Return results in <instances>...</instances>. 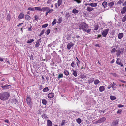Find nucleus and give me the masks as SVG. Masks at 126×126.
<instances>
[{"mask_svg": "<svg viewBox=\"0 0 126 126\" xmlns=\"http://www.w3.org/2000/svg\"><path fill=\"white\" fill-rule=\"evenodd\" d=\"M47 24H46L42 25V28H45L47 27L48 26Z\"/></svg>", "mask_w": 126, "mask_h": 126, "instance_id": "de8ad7c7", "label": "nucleus"}, {"mask_svg": "<svg viewBox=\"0 0 126 126\" xmlns=\"http://www.w3.org/2000/svg\"><path fill=\"white\" fill-rule=\"evenodd\" d=\"M120 60L119 58H118L117 59V60L116 61V63L118 64H120V62H119V61Z\"/></svg>", "mask_w": 126, "mask_h": 126, "instance_id": "13d9d810", "label": "nucleus"}, {"mask_svg": "<svg viewBox=\"0 0 126 126\" xmlns=\"http://www.w3.org/2000/svg\"><path fill=\"white\" fill-rule=\"evenodd\" d=\"M49 7H43L42 8H41V11H43L44 12L46 11H47V9Z\"/></svg>", "mask_w": 126, "mask_h": 126, "instance_id": "4be33fe9", "label": "nucleus"}, {"mask_svg": "<svg viewBox=\"0 0 126 126\" xmlns=\"http://www.w3.org/2000/svg\"><path fill=\"white\" fill-rule=\"evenodd\" d=\"M50 30L49 29H48L46 32V34L47 35H48L50 32Z\"/></svg>", "mask_w": 126, "mask_h": 126, "instance_id": "6e6d98bb", "label": "nucleus"}, {"mask_svg": "<svg viewBox=\"0 0 126 126\" xmlns=\"http://www.w3.org/2000/svg\"><path fill=\"white\" fill-rule=\"evenodd\" d=\"M94 10V8L92 7H88L86 9V10L87 11L90 12L93 10Z\"/></svg>", "mask_w": 126, "mask_h": 126, "instance_id": "4468645a", "label": "nucleus"}, {"mask_svg": "<svg viewBox=\"0 0 126 126\" xmlns=\"http://www.w3.org/2000/svg\"><path fill=\"white\" fill-rule=\"evenodd\" d=\"M77 122L79 124H80L81 122V120L80 119L78 118L76 119Z\"/></svg>", "mask_w": 126, "mask_h": 126, "instance_id": "c9c22d12", "label": "nucleus"}, {"mask_svg": "<svg viewBox=\"0 0 126 126\" xmlns=\"http://www.w3.org/2000/svg\"><path fill=\"white\" fill-rule=\"evenodd\" d=\"M41 42V38H40L37 41L36 44L35 45V47H38L40 45V43Z\"/></svg>", "mask_w": 126, "mask_h": 126, "instance_id": "6e6552de", "label": "nucleus"}, {"mask_svg": "<svg viewBox=\"0 0 126 126\" xmlns=\"http://www.w3.org/2000/svg\"><path fill=\"white\" fill-rule=\"evenodd\" d=\"M17 102V100L15 99H12L11 101V103H12L15 104H16Z\"/></svg>", "mask_w": 126, "mask_h": 126, "instance_id": "5701e85b", "label": "nucleus"}, {"mask_svg": "<svg viewBox=\"0 0 126 126\" xmlns=\"http://www.w3.org/2000/svg\"><path fill=\"white\" fill-rule=\"evenodd\" d=\"M62 19L61 18V17L59 18L57 21V23L59 24H60V23H61L62 21Z\"/></svg>", "mask_w": 126, "mask_h": 126, "instance_id": "c03bdc74", "label": "nucleus"}, {"mask_svg": "<svg viewBox=\"0 0 126 126\" xmlns=\"http://www.w3.org/2000/svg\"><path fill=\"white\" fill-rule=\"evenodd\" d=\"M94 81V78H92V79H90L89 80V83H92Z\"/></svg>", "mask_w": 126, "mask_h": 126, "instance_id": "37998d69", "label": "nucleus"}, {"mask_svg": "<svg viewBox=\"0 0 126 126\" xmlns=\"http://www.w3.org/2000/svg\"><path fill=\"white\" fill-rule=\"evenodd\" d=\"M35 20H36L38 19V17L37 15H35Z\"/></svg>", "mask_w": 126, "mask_h": 126, "instance_id": "e2e57ef3", "label": "nucleus"}, {"mask_svg": "<svg viewBox=\"0 0 126 126\" xmlns=\"http://www.w3.org/2000/svg\"><path fill=\"white\" fill-rule=\"evenodd\" d=\"M122 110L121 109L118 110L117 112V114H120L121 112L122 111Z\"/></svg>", "mask_w": 126, "mask_h": 126, "instance_id": "4d7b16f0", "label": "nucleus"}, {"mask_svg": "<svg viewBox=\"0 0 126 126\" xmlns=\"http://www.w3.org/2000/svg\"><path fill=\"white\" fill-rule=\"evenodd\" d=\"M6 19L9 21L11 19V16L9 14H8L7 15L6 17Z\"/></svg>", "mask_w": 126, "mask_h": 126, "instance_id": "f704fd0d", "label": "nucleus"}, {"mask_svg": "<svg viewBox=\"0 0 126 126\" xmlns=\"http://www.w3.org/2000/svg\"><path fill=\"white\" fill-rule=\"evenodd\" d=\"M65 120H63L62 121L61 125L62 126L64 125L65 124Z\"/></svg>", "mask_w": 126, "mask_h": 126, "instance_id": "09e8293b", "label": "nucleus"}, {"mask_svg": "<svg viewBox=\"0 0 126 126\" xmlns=\"http://www.w3.org/2000/svg\"><path fill=\"white\" fill-rule=\"evenodd\" d=\"M116 51V50L115 48H114L112 49L110 52L112 54V53L115 52Z\"/></svg>", "mask_w": 126, "mask_h": 126, "instance_id": "49530a36", "label": "nucleus"}, {"mask_svg": "<svg viewBox=\"0 0 126 126\" xmlns=\"http://www.w3.org/2000/svg\"><path fill=\"white\" fill-rule=\"evenodd\" d=\"M25 19L27 20H29L31 19V17L28 15H25Z\"/></svg>", "mask_w": 126, "mask_h": 126, "instance_id": "aec40b11", "label": "nucleus"}, {"mask_svg": "<svg viewBox=\"0 0 126 126\" xmlns=\"http://www.w3.org/2000/svg\"><path fill=\"white\" fill-rule=\"evenodd\" d=\"M105 89L104 86H100L99 88V91L100 92H102Z\"/></svg>", "mask_w": 126, "mask_h": 126, "instance_id": "f8f14e48", "label": "nucleus"}, {"mask_svg": "<svg viewBox=\"0 0 126 126\" xmlns=\"http://www.w3.org/2000/svg\"><path fill=\"white\" fill-rule=\"evenodd\" d=\"M49 90V89L48 88V87H46L43 89V91L44 92H47Z\"/></svg>", "mask_w": 126, "mask_h": 126, "instance_id": "72a5a7b5", "label": "nucleus"}, {"mask_svg": "<svg viewBox=\"0 0 126 126\" xmlns=\"http://www.w3.org/2000/svg\"><path fill=\"white\" fill-rule=\"evenodd\" d=\"M111 84H112V85L111 86V87L113 88V90H114L115 89L114 88H116V87H114V86L116 85V84L114 82H113L112 83H111Z\"/></svg>", "mask_w": 126, "mask_h": 126, "instance_id": "c85d7f7f", "label": "nucleus"}, {"mask_svg": "<svg viewBox=\"0 0 126 126\" xmlns=\"http://www.w3.org/2000/svg\"><path fill=\"white\" fill-rule=\"evenodd\" d=\"M98 24H97L96 25H95L94 26V30H97L98 28Z\"/></svg>", "mask_w": 126, "mask_h": 126, "instance_id": "a18cd8bd", "label": "nucleus"}, {"mask_svg": "<svg viewBox=\"0 0 126 126\" xmlns=\"http://www.w3.org/2000/svg\"><path fill=\"white\" fill-rule=\"evenodd\" d=\"M28 9L30 11H34L35 10L34 8H32L31 7H29Z\"/></svg>", "mask_w": 126, "mask_h": 126, "instance_id": "3c124183", "label": "nucleus"}, {"mask_svg": "<svg viewBox=\"0 0 126 126\" xmlns=\"http://www.w3.org/2000/svg\"><path fill=\"white\" fill-rule=\"evenodd\" d=\"M54 11L53 9H50V8L49 7L48 9H47V11L49 13H51Z\"/></svg>", "mask_w": 126, "mask_h": 126, "instance_id": "e433bc0d", "label": "nucleus"}, {"mask_svg": "<svg viewBox=\"0 0 126 126\" xmlns=\"http://www.w3.org/2000/svg\"><path fill=\"white\" fill-rule=\"evenodd\" d=\"M78 61V62H77L76 63H77V65L78 66V68H79V64H80V61Z\"/></svg>", "mask_w": 126, "mask_h": 126, "instance_id": "052dcab7", "label": "nucleus"}, {"mask_svg": "<svg viewBox=\"0 0 126 126\" xmlns=\"http://www.w3.org/2000/svg\"><path fill=\"white\" fill-rule=\"evenodd\" d=\"M72 71L73 72V75L75 77H76L77 76L78 71L76 70H72Z\"/></svg>", "mask_w": 126, "mask_h": 126, "instance_id": "f3484780", "label": "nucleus"}, {"mask_svg": "<svg viewBox=\"0 0 126 126\" xmlns=\"http://www.w3.org/2000/svg\"><path fill=\"white\" fill-rule=\"evenodd\" d=\"M102 5L104 8H105L107 6V2H106L104 1L102 4Z\"/></svg>", "mask_w": 126, "mask_h": 126, "instance_id": "473e14b6", "label": "nucleus"}, {"mask_svg": "<svg viewBox=\"0 0 126 126\" xmlns=\"http://www.w3.org/2000/svg\"><path fill=\"white\" fill-rule=\"evenodd\" d=\"M42 102L43 105H46L47 104V101L45 99H42Z\"/></svg>", "mask_w": 126, "mask_h": 126, "instance_id": "c756f323", "label": "nucleus"}, {"mask_svg": "<svg viewBox=\"0 0 126 126\" xmlns=\"http://www.w3.org/2000/svg\"><path fill=\"white\" fill-rule=\"evenodd\" d=\"M119 121L118 120H114L111 123V126H118Z\"/></svg>", "mask_w": 126, "mask_h": 126, "instance_id": "39448f33", "label": "nucleus"}, {"mask_svg": "<svg viewBox=\"0 0 126 126\" xmlns=\"http://www.w3.org/2000/svg\"><path fill=\"white\" fill-rule=\"evenodd\" d=\"M52 0H48L47 2V4H50L51 3V2Z\"/></svg>", "mask_w": 126, "mask_h": 126, "instance_id": "0e129e2a", "label": "nucleus"}, {"mask_svg": "<svg viewBox=\"0 0 126 126\" xmlns=\"http://www.w3.org/2000/svg\"><path fill=\"white\" fill-rule=\"evenodd\" d=\"M74 0L76 1L78 3H80L81 2V1L80 0Z\"/></svg>", "mask_w": 126, "mask_h": 126, "instance_id": "bf43d9fd", "label": "nucleus"}, {"mask_svg": "<svg viewBox=\"0 0 126 126\" xmlns=\"http://www.w3.org/2000/svg\"><path fill=\"white\" fill-rule=\"evenodd\" d=\"M126 11V6H125L123 7L121 11V13L122 14H124Z\"/></svg>", "mask_w": 126, "mask_h": 126, "instance_id": "ddd939ff", "label": "nucleus"}, {"mask_svg": "<svg viewBox=\"0 0 126 126\" xmlns=\"http://www.w3.org/2000/svg\"><path fill=\"white\" fill-rule=\"evenodd\" d=\"M97 3H91V6L92 7H95L97 6Z\"/></svg>", "mask_w": 126, "mask_h": 126, "instance_id": "393cba45", "label": "nucleus"}, {"mask_svg": "<svg viewBox=\"0 0 126 126\" xmlns=\"http://www.w3.org/2000/svg\"><path fill=\"white\" fill-rule=\"evenodd\" d=\"M24 14L22 13H21L19 15L18 18L20 19H21L24 17Z\"/></svg>", "mask_w": 126, "mask_h": 126, "instance_id": "2eb2a0df", "label": "nucleus"}, {"mask_svg": "<svg viewBox=\"0 0 126 126\" xmlns=\"http://www.w3.org/2000/svg\"><path fill=\"white\" fill-rule=\"evenodd\" d=\"M86 76H84V75H80V78L82 79H83L84 78H86Z\"/></svg>", "mask_w": 126, "mask_h": 126, "instance_id": "5fc2aeb1", "label": "nucleus"}, {"mask_svg": "<svg viewBox=\"0 0 126 126\" xmlns=\"http://www.w3.org/2000/svg\"><path fill=\"white\" fill-rule=\"evenodd\" d=\"M10 94L8 92H4L1 93L0 94V99L2 100H6L8 99Z\"/></svg>", "mask_w": 126, "mask_h": 126, "instance_id": "f257e3e1", "label": "nucleus"}, {"mask_svg": "<svg viewBox=\"0 0 126 126\" xmlns=\"http://www.w3.org/2000/svg\"><path fill=\"white\" fill-rule=\"evenodd\" d=\"M34 41L33 39H30L28 40L27 41V43H31L33 42Z\"/></svg>", "mask_w": 126, "mask_h": 126, "instance_id": "b1692460", "label": "nucleus"}, {"mask_svg": "<svg viewBox=\"0 0 126 126\" xmlns=\"http://www.w3.org/2000/svg\"><path fill=\"white\" fill-rule=\"evenodd\" d=\"M54 96V94L53 93H51L48 94V97L49 98H51L53 97Z\"/></svg>", "mask_w": 126, "mask_h": 126, "instance_id": "1a4fd4ad", "label": "nucleus"}, {"mask_svg": "<svg viewBox=\"0 0 126 126\" xmlns=\"http://www.w3.org/2000/svg\"><path fill=\"white\" fill-rule=\"evenodd\" d=\"M109 30V29H107L103 30L102 32V35L103 37H105L106 36L108 33Z\"/></svg>", "mask_w": 126, "mask_h": 126, "instance_id": "7ed1b4c3", "label": "nucleus"}, {"mask_svg": "<svg viewBox=\"0 0 126 126\" xmlns=\"http://www.w3.org/2000/svg\"><path fill=\"white\" fill-rule=\"evenodd\" d=\"M91 29H88L87 30V33H89L90 32Z\"/></svg>", "mask_w": 126, "mask_h": 126, "instance_id": "774afa93", "label": "nucleus"}, {"mask_svg": "<svg viewBox=\"0 0 126 126\" xmlns=\"http://www.w3.org/2000/svg\"><path fill=\"white\" fill-rule=\"evenodd\" d=\"M47 126H52V122L49 120H47Z\"/></svg>", "mask_w": 126, "mask_h": 126, "instance_id": "9b49d317", "label": "nucleus"}, {"mask_svg": "<svg viewBox=\"0 0 126 126\" xmlns=\"http://www.w3.org/2000/svg\"><path fill=\"white\" fill-rule=\"evenodd\" d=\"M40 87L39 88V90H41L43 88V87L41 85H40Z\"/></svg>", "mask_w": 126, "mask_h": 126, "instance_id": "69168bd1", "label": "nucleus"}, {"mask_svg": "<svg viewBox=\"0 0 126 126\" xmlns=\"http://www.w3.org/2000/svg\"><path fill=\"white\" fill-rule=\"evenodd\" d=\"M88 27V25L86 23H83L80 25L79 27V28L80 29H82L84 31H85V32L87 31V29Z\"/></svg>", "mask_w": 126, "mask_h": 126, "instance_id": "f03ea898", "label": "nucleus"}, {"mask_svg": "<svg viewBox=\"0 0 126 126\" xmlns=\"http://www.w3.org/2000/svg\"><path fill=\"white\" fill-rule=\"evenodd\" d=\"M42 117L43 118H48V117H47V116L45 114H44L42 115Z\"/></svg>", "mask_w": 126, "mask_h": 126, "instance_id": "79ce46f5", "label": "nucleus"}, {"mask_svg": "<svg viewBox=\"0 0 126 126\" xmlns=\"http://www.w3.org/2000/svg\"><path fill=\"white\" fill-rule=\"evenodd\" d=\"M100 82L98 79H96L94 81V84L96 85L100 83Z\"/></svg>", "mask_w": 126, "mask_h": 126, "instance_id": "7c9ffc66", "label": "nucleus"}, {"mask_svg": "<svg viewBox=\"0 0 126 126\" xmlns=\"http://www.w3.org/2000/svg\"><path fill=\"white\" fill-rule=\"evenodd\" d=\"M56 23V20L55 19L52 23V24L53 25L55 24Z\"/></svg>", "mask_w": 126, "mask_h": 126, "instance_id": "864d4df0", "label": "nucleus"}, {"mask_svg": "<svg viewBox=\"0 0 126 126\" xmlns=\"http://www.w3.org/2000/svg\"><path fill=\"white\" fill-rule=\"evenodd\" d=\"M123 33H119L118 35V38L119 39H121L123 37Z\"/></svg>", "mask_w": 126, "mask_h": 126, "instance_id": "dca6fc26", "label": "nucleus"}, {"mask_svg": "<svg viewBox=\"0 0 126 126\" xmlns=\"http://www.w3.org/2000/svg\"><path fill=\"white\" fill-rule=\"evenodd\" d=\"M79 12V11L78 10H77L75 8H74L72 10V13L74 14H77Z\"/></svg>", "mask_w": 126, "mask_h": 126, "instance_id": "6ab92c4d", "label": "nucleus"}, {"mask_svg": "<svg viewBox=\"0 0 126 126\" xmlns=\"http://www.w3.org/2000/svg\"><path fill=\"white\" fill-rule=\"evenodd\" d=\"M116 51L117 52L116 53V55L118 56H119L120 55L121 53V51L120 50H116Z\"/></svg>", "mask_w": 126, "mask_h": 126, "instance_id": "ea45409f", "label": "nucleus"}, {"mask_svg": "<svg viewBox=\"0 0 126 126\" xmlns=\"http://www.w3.org/2000/svg\"><path fill=\"white\" fill-rule=\"evenodd\" d=\"M28 105H29L31 106L32 105V102L31 101V99L30 97H28L26 99Z\"/></svg>", "mask_w": 126, "mask_h": 126, "instance_id": "423d86ee", "label": "nucleus"}, {"mask_svg": "<svg viewBox=\"0 0 126 126\" xmlns=\"http://www.w3.org/2000/svg\"><path fill=\"white\" fill-rule=\"evenodd\" d=\"M119 81H120L122 82H123V83H126V82L125 81H124L123 80H119Z\"/></svg>", "mask_w": 126, "mask_h": 126, "instance_id": "338daca9", "label": "nucleus"}, {"mask_svg": "<svg viewBox=\"0 0 126 126\" xmlns=\"http://www.w3.org/2000/svg\"><path fill=\"white\" fill-rule=\"evenodd\" d=\"M34 9L35 10L39 11L41 12V8L40 7H34Z\"/></svg>", "mask_w": 126, "mask_h": 126, "instance_id": "a211bd4d", "label": "nucleus"}, {"mask_svg": "<svg viewBox=\"0 0 126 126\" xmlns=\"http://www.w3.org/2000/svg\"><path fill=\"white\" fill-rule=\"evenodd\" d=\"M124 107V106L121 104H119L118 105V107L119 108H121Z\"/></svg>", "mask_w": 126, "mask_h": 126, "instance_id": "680f3d73", "label": "nucleus"}, {"mask_svg": "<svg viewBox=\"0 0 126 126\" xmlns=\"http://www.w3.org/2000/svg\"><path fill=\"white\" fill-rule=\"evenodd\" d=\"M124 0H119L117 3V4H120L123 2Z\"/></svg>", "mask_w": 126, "mask_h": 126, "instance_id": "58836bf2", "label": "nucleus"}, {"mask_svg": "<svg viewBox=\"0 0 126 126\" xmlns=\"http://www.w3.org/2000/svg\"><path fill=\"white\" fill-rule=\"evenodd\" d=\"M62 2V0H58V5L59 7L61 4Z\"/></svg>", "mask_w": 126, "mask_h": 126, "instance_id": "bb28decb", "label": "nucleus"}, {"mask_svg": "<svg viewBox=\"0 0 126 126\" xmlns=\"http://www.w3.org/2000/svg\"><path fill=\"white\" fill-rule=\"evenodd\" d=\"M111 74L114 77L118 76V75L116 74L115 73H111Z\"/></svg>", "mask_w": 126, "mask_h": 126, "instance_id": "8fccbe9b", "label": "nucleus"}, {"mask_svg": "<svg viewBox=\"0 0 126 126\" xmlns=\"http://www.w3.org/2000/svg\"><path fill=\"white\" fill-rule=\"evenodd\" d=\"M126 20V15H125L124 16L123 18L122 21L123 22H124Z\"/></svg>", "mask_w": 126, "mask_h": 126, "instance_id": "a19ab883", "label": "nucleus"}, {"mask_svg": "<svg viewBox=\"0 0 126 126\" xmlns=\"http://www.w3.org/2000/svg\"><path fill=\"white\" fill-rule=\"evenodd\" d=\"M106 120V118L105 117H103L100 118L99 120L96 121L95 123L96 124L101 123L104 122Z\"/></svg>", "mask_w": 126, "mask_h": 126, "instance_id": "20e7f679", "label": "nucleus"}, {"mask_svg": "<svg viewBox=\"0 0 126 126\" xmlns=\"http://www.w3.org/2000/svg\"><path fill=\"white\" fill-rule=\"evenodd\" d=\"M114 4V2L113 1L109 3V6L112 7Z\"/></svg>", "mask_w": 126, "mask_h": 126, "instance_id": "4c0bfd02", "label": "nucleus"}, {"mask_svg": "<svg viewBox=\"0 0 126 126\" xmlns=\"http://www.w3.org/2000/svg\"><path fill=\"white\" fill-rule=\"evenodd\" d=\"M64 74L66 76H68L69 74L68 71L66 70H64Z\"/></svg>", "mask_w": 126, "mask_h": 126, "instance_id": "a878e982", "label": "nucleus"}, {"mask_svg": "<svg viewBox=\"0 0 126 126\" xmlns=\"http://www.w3.org/2000/svg\"><path fill=\"white\" fill-rule=\"evenodd\" d=\"M63 74H61L60 73V74L58 75V79H59L60 78H63Z\"/></svg>", "mask_w": 126, "mask_h": 126, "instance_id": "2f4dec72", "label": "nucleus"}, {"mask_svg": "<svg viewBox=\"0 0 126 126\" xmlns=\"http://www.w3.org/2000/svg\"><path fill=\"white\" fill-rule=\"evenodd\" d=\"M10 86V85H9L8 84H6L3 86L2 85L1 86V87L3 89H6L9 88V87Z\"/></svg>", "mask_w": 126, "mask_h": 126, "instance_id": "9d476101", "label": "nucleus"}, {"mask_svg": "<svg viewBox=\"0 0 126 126\" xmlns=\"http://www.w3.org/2000/svg\"><path fill=\"white\" fill-rule=\"evenodd\" d=\"M76 64L75 62L74 61H72V63L71 64V66L73 67H74L76 66Z\"/></svg>", "mask_w": 126, "mask_h": 126, "instance_id": "412c9836", "label": "nucleus"}, {"mask_svg": "<svg viewBox=\"0 0 126 126\" xmlns=\"http://www.w3.org/2000/svg\"><path fill=\"white\" fill-rule=\"evenodd\" d=\"M74 45V44L72 42H70L69 43L67 46V48L68 50H69L71 48L73 47Z\"/></svg>", "mask_w": 126, "mask_h": 126, "instance_id": "0eeeda50", "label": "nucleus"}, {"mask_svg": "<svg viewBox=\"0 0 126 126\" xmlns=\"http://www.w3.org/2000/svg\"><path fill=\"white\" fill-rule=\"evenodd\" d=\"M70 16V15H69V13H66L65 15V16L67 18H68Z\"/></svg>", "mask_w": 126, "mask_h": 126, "instance_id": "603ef678", "label": "nucleus"}, {"mask_svg": "<svg viewBox=\"0 0 126 126\" xmlns=\"http://www.w3.org/2000/svg\"><path fill=\"white\" fill-rule=\"evenodd\" d=\"M110 99L111 100H115L116 99V97L112 95H110Z\"/></svg>", "mask_w": 126, "mask_h": 126, "instance_id": "cd10ccee", "label": "nucleus"}]
</instances>
